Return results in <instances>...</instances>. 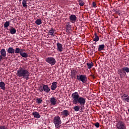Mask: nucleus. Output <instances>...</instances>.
Segmentation results:
<instances>
[{
    "label": "nucleus",
    "mask_w": 129,
    "mask_h": 129,
    "mask_svg": "<svg viewBox=\"0 0 129 129\" xmlns=\"http://www.w3.org/2000/svg\"><path fill=\"white\" fill-rule=\"evenodd\" d=\"M93 41L95 42H98L99 41V37L97 35L96 33H95V38L93 39Z\"/></svg>",
    "instance_id": "20"
},
{
    "label": "nucleus",
    "mask_w": 129,
    "mask_h": 129,
    "mask_svg": "<svg viewBox=\"0 0 129 129\" xmlns=\"http://www.w3.org/2000/svg\"><path fill=\"white\" fill-rule=\"evenodd\" d=\"M66 28L67 32H69V30H71L72 26H71V25H70V22H67L66 23Z\"/></svg>",
    "instance_id": "12"
},
{
    "label": "nucleus",
    "mask_w": 129,
    "mask_h": 129,
    "mask_svg": "<svg viewBox=\"0 0 129 129\" xmlns=\"http://www.w3.org/2000/svg\"><path fill=\"white\" fill-rule=\"evenodd\" d=\"M35 24H36V25H41V24H42V20L40 19H37L35 21Z\"/></svg>",
    "instance_id": "28"
},
{
    "label": "nucleus",
    "mask_w": 129,
    "mask_h": 129,
    "mask_svg": "<svg viewBox=\"0 0 129 129\" xmlns=\"http://www.w3.org/2000/svg\"><path fill=\"white\" fill-rule=\"evenodd\" d=\"M70 20L72 22H75L77 20V17L75 15H71L70 16Z\"/></svg>",
    "instance_id": "11"
},
{
    "label": "nucleus",
    "mask_w": 129,
    "mask_h": 129,
    "mask_svg": "<svg viewBox=\"0 0 129 129\" xmlns=\"http://www.w3.org/2000/svg\"><path fill=\"white\" fill-rule=\"evenodd\" d=\"M115 13L116 15H118L119 16V15H120V14H121L120 11H119V10L115 11Z\"/></svg>",
    "instance_id": "35"
},
{
    "label": "nucleus",
    "mask_w": 129,
    "mask_h": 129,
    "mask_svg": "<svg viewBox=\"0 0 129 129\" xmlns=\"http://www.w3.org/2000/svg\"><path fill=\"white\" fill-rule=\"evenodd\" d=\"M16 75L20 78H25L26 80L30 79V73L26 69L20 67L17 70Z\"/></svg>",
    "instance_id": "2"
},
{
    "label": "nucleus",
    "mask_w": 129,
    "mask_h": 129,
    "mask_svg": "<svg viewBox=\"0 0 129 129\" xmlns=\"http://www.w3.org/2000/svg\"><path fill=\"white\" fill-rule=\"evenodd\" d=\"M10 26V21H7L4 24V28H8Z\"/></svg>",
    "instance_id": "29"
},
{
    "label": "nucleus",
    "mask_w": 129,
    "mask_h": 129,
    "mask_svg": "<svg viewBox=\"0 0 129 129\" xmlns=\"http://www.w3.org/2000/svg\"><path fill=\"white\" fill-rule=\"evenodd\" d=\"M36 102L38 104H40V103H42V99L40 98H37L36 99Z\"/></svg>",
    "instance_id": "32"
},
{
    "label": "nucleus",
    "mask_w": 129,
    "mask_h": 129,
    "mask_svg": "<svg viewBox=\"0 0 129 129\" xmlns=\"http://www.w3.org/2000/svg\"><path fill=\"white\" fill-rule=\"evenodd\" d=\"M0 53L1 55H2L3 57H6L7 56V51H6V49L3 48L1 50Z\"/></svg>",
    "instance_id": "13"
},
{
    "label": "nucleus",
    "mask_w": 129,
    "mask_h": 129,
    "mask_svg": "<svg viewBox=\"0 0 129 129\" xmlns=\"http://www.w3.org/2000/svg\"><path fill=\"white\" fill-rule=\"evenodd\" d=\"M21 56H22V57H23L24 58H27L28 57V53H26V52H21L20 53Z\"/></svg>",
    "instance_id": "27"
},
{
    "label": "nucleus",
    "mask_w": 129,
    "mask_h": 129,
    "mask_svg": "<svg viewBox=\"0 0 129 129\" xmlns=\"http://www.w3.org/2000/svg\"><path fill=\"white\" fill-rule=\"evenodd\" d=\"M3 59H4V56L0 55V62H1V61H2V60H3Z\"/></svg>",
    "instance_id": "40"
},
{
    "label": "nucleus",
    "mask_w": 129,
    "mask_h": 129,
    "mask_svg": "<svg viewBox=\"0 0 129 129\" xmlns=\"http://www.w3.org/2000/svg\"><path fill=\"white\" fill-rule=\"evenodd\" d=\"M15 54H20L22 53V52H21V49H20L19 48H16L15 49Z\"/></svg>",
    "instance_id": "26"
},
{
    "label": "nucleus",
    "mask_w": 129,
    "mask_h": 129,
    "mask_svg": "<svg viewBox=\"0 0 129 129\" xmlns=\"http://www.w3.org/2000/svg\"><path fill=\"white\" fill-rule=\"evenodd\" d=\"M56 46L57 47V50L59 52H62L63 50V47H62V44L61 43H57L56 44Z\"/></svg>",
    "instance_id": "14"
},
{
    "label": "nucleus",
    "mask_w": 129,
    "mask_h": 129,
    "mask_svg": "<svg viewBox=\"0 0 129 129\" xmlns=\"http://www.w3.org/2000/svg\"><path fill=\"white\" fill-rule=\"evenodd\" d=\"M117 73L120 78H124L126 76V73H129V68L128 67H123L118 70Z\"/></svg>",
    "instance_id": "3"
},
{
    "label": "nucleus",
    "mask_w": 129,
    "mask_h": 129,
    "mask_svg": "<svg viewBox=\"0 0 129 129\" xmlns=\"http://www.w3.org/2000/svg\"><path fill=\"white\" fill-rule=\"evenodd\" d=\"M45 61L47 62V63H48V64L51 65V66H53L56 64V59L54 57H47L45 59Z\"/></svg>",
    "instance_id": "7"
},
{
    "label": "nucleus",
    "mask_w": 129,
    "mask_h": 129,
    "mask_svg": "<svg viewBox=\"0 0 129 129\" xmlns=\"http://www.w3.org/2000/svg\"><path fill=\"white\" fill-rule=\"evenodd\" d=\"M43 91H44V92H46V93H49V92H50V90H51L49 88V86H48V85H44L43 86Z\"/></svg>",
    "instance_id": "8"
},
{
    "label": "nucleus",
    "mask_w": 129,
    "mask_h": 129,
    "mask_svg": "<svg viewBox=\"0 0 129 129\" xmlns=\"http://www.w3.org/2000/svg\"><path fill=\"white\" fill-rule=\"evenodd\" d=\"M74 109L75 111H79V109H80V107H79V106H75L74 107Z\"/></svg>",
    "instance_id": "30"
},
{
    "label": "nucleus",
    "mask_w": 129,
    "mask_h": 129,
    "mask_svg": "<svg viewBox=\"0 0 129 129\" xmlns=\"http://www.w3.org/2000/svg\"><path fill=\"white\" fill-rule=\"evenodd\" d=\"M92 6L93 8H95L96 7V3H95V2H93Z\"/></svg>",
    "instance_id": "39"
},
{
    "label": "nucleus",
    "mask_w": 129,
    "mask_h": 129,
    "mask_svg": "<svg viewBox=\"0 0 129 129\" xmlns=\"http://www.w3.org/2000/svg\"><path fill=\"white\" fill-rule=\"evenodd\" d=\"M7 52L9 54H15V49L13 47H9L7 50Z\"/></svg>",
    "instance_id": "15"
},
{
    "label": "nucleus",
    "mask_w": 129,
    "mask_h": 129,
    "mask_svg": "<svg viewBox=\"0 0 129 129\" xmlns=\"http://www.w3.org/2000/svg\"><path fill=\"white\" fill-rule=\"evenodd\" d=\"M19 2H22V0H19Z\"/></svg>",
    "instance_id": "42"
},
{
    "label": "nucleus",
    "mask_w": 129,
    "mask_h": 129,
    "mask_svg": "<svg viewBox=\"0 0 129 129\" xmlns=\"http://www.w3.org/2000/svg\"><path fill=\"white\" fill-rule=\"evenodd\" d=\"M53 123L55 124V127L56 128H59L61 126V123H62V121H61V118L59 116H55L53 119Z\"/></svg>",
    "instance_id": "4"
},
{
    "label": "nucleus",
    "mask_w": 129,
    "mask_h": 129,
    "mask_svg": "<svg viewBox=\"0 0 129 129\" xmlns=\"http://www.w3.org/2000/svg\"><path fill=\"white\" fill-rule=\"evenodd\" d=\"M26 50L25 49H20V52H21V53H23V52H25Z\"/></svg>",
    "instance_id": "41"
},
{
    "label": "nucleus",
    "mask_w": 129,
    "mask_h": 129,
    "mask_svg": "<svg viewBox=\"0 0 129 129\" xmlns=\"http://www.w3.org/2000/svg\"><path fill=\"white\" fill-rule=\"evenodd\" d=\"M87 65L88 66V69H91V68H92V67H93V63L92 62H88L87 63Z\"/></svg>",
    "instance_id": "25"
},
{
    "label": "nucleus",
    "mask_w": 129,
    "mask_h": 129,
    "mask_svg": "<svg viewBox=\"0 0 129 129\" xmlns=\"http://www.w3.org/2000/svg\"><path fill=\"white\" fill-rule=\"evenodd\" d=\"M79 4L81 7H83L84 6V2L81 0L79 1Z\"/></svg>",
    "instance_id": "31"
},
{
    "label": "nucleus",
    "mask_w": 129,
    "mask_h": 129,
    "mask_svg": "<svg viewBox=\"0 0 129 129\" xmlns=\"http://www.w3.org/2000/svg\"><path fill=\"white\" fill-rule=\"evenodd\" d=\"M50 103L51 105H56L57 103V100H56V98L51 97L50 100Z\"/></svg>",
    "instance_id": "9"
},
{
    "label": "nucleus",
    "mask_w": 129,
    "mask_h": 129,
    "mask_svg": "<svg viewBox=\"0 0 129 129\" xmlns=\"http://www.w3.org/2000/svg\"><path fill=\"white\" fill-rule=\"evenodd\" d=\"M0 88L2 90H6V84H5V82H0Z\"/></svg>",
    "instance_id": "16"
},
{
    "label": "nucleus",
    "mask_w": 129,
    "mask_h": 129,
    "mask_svg": "<svg viewBox=\"0 0 129 129\" xmlns=\"http://www.w3.org/2000/svg\"><path fill=\"white\" fill-rule=\"evenodd\" d=\"M72 97L73 99V103L74 104H77L79 103L81 106H83L86 102L85 98L79 96V93L77 92H75L72 94Z\"/></svg>",
    "instance_id": "1"
},
{
    "label": "nucleus",
    "mask_w": 129,
    "mask_h": 129,
    "mask_svg": "<svg viewBox=\"0 0 129 129\" xmlns=\"http://www.w3.org/2000/svg\"><path fill=\"white\" fill-rule=\"evenodd\" d=\"M0 129H9L6 125H0Z\"/></svg>",
    "instance_id": "33"
},
{
    "label": "nucleus",
    "mask_w": 129,
    "mask_h": 129,
    "mask_svg": "<svg viewBox=\"0 0 129 129\" xmlns=\"http://www.w3.org/2000/svg\"><path fill=\"white\" fill-rule=\"evenodd\" d=\"M61 113L64 116H68V115H69V114H70V112H69V111L68 110H64L62 112H61Z\"/></svg>",
    "instance_id": "18"
},
{
    "label": "nucleus",
    "mask_w": 129,
    "mask_h": 129,
    "mask_svg": "<svg viewBox=\"0 0 129 129\" xmlns=\"http://www.w3.org/2000/svg\"><path fill=\"white\" fill-rule=\"evenodd\" d=\"M77 74V71H76V70H73L71 71V76H72V77H74L75 76V75H76Z\"/></svg>",
    "instance_id": "21"
},
{
    "label": "nucleus",
    "mask_w": 129,
    "mask_h": 129,
    "mask_svg": "<svg viewBox=\"0 0 129 129\" xmlns=\"http://www.w3.org/2000/svg\"><path fill=\"white\" fill-rule=\"evenodd\" d=\"M10 33L12 35H14L17 33V30L15 29V28L12 27V28L10 30Z\"/></svg>",
    "instance_id": "22"
},
{
    "label": "nucleus",
    "mask_w": 129,
    "mask_h": 129,
    "mask_svg": "<svg viewBox=\"0 0 129 129\" xmlns=\"http://www.w3.org/2000/svg\"><path fill=\"white\" fill-rule=\"evenodd\" d=\"M33 115H34V117H35V118H40L41 117V115H40V114H39V113L37 112H33L32 113Z\"/></svg>",
    "instance_id": "17"
},
{
    "label": "nucleus",
    "mask_w": 129,
    "mask_h": 129,
    "mask_svg": "<svg viewBox=\"0 0 129 129\" xmlns=\"http://www.w3.org/2000/svg\"><path fill=\"white\" fill-rule=\"evenodd\" d=\"M38 90L40 92H42V91L44 90V89H43V87H42V86H41L39 88Z\"/></svg>",
    "instance_id": "34"
},
{
    "label": "nucleus",
    "mask_w": 129,
    "mask_h": 129,
    "mask_svg": "<svg viewBox=\"0 0 129 129\" xmlns=\"http://www.w3.org/2000/svg\"><path fill=\"white\" fill-rule=\"evenodd\" d=\"M104 44H101L99 46V48H98V50L100 52V51H102L104 49Z\"/></svg>",
    "instance_id": "24"
},
{
    "label": "nucleus",
    "mask_w": 129,
    "mask_h": 129,
    "mask_svg": "<svg viewBox=\"0 0 129 129\" xmlns=\"http://www.w3.org/2000/svg\"><path fill=\"white\" fill-rule=\"evenodd\" d=\"M127 98V97H125V98Z\"/></svg>",
    "instance_id": "43"
},
{
    "label": "nucleus",
    "mask_w": 129,
    "mask_h": 129,
    "mask_svg": "<svg viewBox=\"0 0 129 129\" xmlns=\"http://www.w3.org/2000/svg\"><path fill=\"white\" fill-rule=\"evenodd\" d=\"M27 2H28V0H23L22 1V5L24 8H28V5H27Z\"/></svg>",
    "instance_id": "23"
},
{
    "label": "nucleus",
    "mask_w": 129,
    "mask_h": 129,
    "mask_svg": "<svg viewBox=\"0 0 129 129\" xmlns=\"http://www.w3.org/2000/svg\"><path fill=\"white\" fill-rule=\"evenodd\" d=\"M129 96L127 95V94H124L122 95V96H121V98H124L125 97H128Z\"/></svg>",
    "instance_id": "37"
},
{
    "label": "nucleus",
    "mask_w": 129,
    "mask_h": 129,
    "mask_svg": "<svg viewBox=\"0 0 129 129\" xmlns=\"http://www.w3.org/2000/svg\"><path fill=\"white\" fill-rule=\"evenodd\" d=\"M77 79L79 81H81L82 83H86L87 82V77L85 75H77Z\"/></svg>",
    "instance_id": "6"
},
{
    "label": "nucleus",
    "mask_w": 129,
    "mask_h": 129,
    "mask_svg": "<svg viewBox=\"0 0 129 129\" xmlns=\"http://www.w3.org/2000/svg\"><path fill=\"white\" fill-rule=\"evenodd\" d=\"M116 127L117 129H126V125L123 121H118L116 123Z\"/></svg>",
    "instance_id": "5"
},
{
    "label": "nucleus",
    "mask_w": 129,
    "mask_h": 129,
    "mask_svg": "<svg viewBox=\"0 0 129 129\" xmlns=\"http://www.w3.org/2000/svg\"><path fill=\"white\" fill-rule=\"evenodd\" d=\"M95 126H96V127H98L99 126V123L98 122H96L95 123Z\"/></svg>",
    "instance_id": "38"
},
{
    "label": "nucleus",
    "mask_w": 129,
    "mask_h": 129,
    "mask_svg": "<svg viewBox=\"0 0 129 129\" xmlns=\"http://www.w3.org/2000/svg\"><path fill=\"white\" fill-rule=\"evenodd\" d=\"M57 84H58L57 82H53L52 83V85L51 86V90H55V89L57 88Z\"/></svg>",
    "instance_id": "10"
},
{
    "label": "nucleus",
    "mask_w": 129,
    "mask_h": 129,
    "mask_svg": "<svg viewBox=\"0 0 129 129\" xmlns=\"http://www.w3.org/2000/svg\"><path fill=\"white\" fill-rule=\"evenodd\" d=\"M54 33H55V30L51 28V29L48 31V35H50L52 37H54Z\"/></svg>",
    "instance_id": "19"
},
{
    "label": "nucleus",
    "mask_w": 129,
    "mask_h": 129,
    "mask_svg": "<svg viewBox=\"0 0 129 129\" xmlns=\"http://www.w3.org/2000/svg\"><path fill=\"white\" fill-rule=\"evenodd\" d=\"M123 100H124L126 102H129V96H128L127 98H123Z\"/></svg>",
    "instance_id": "36"
}]
</instances>
